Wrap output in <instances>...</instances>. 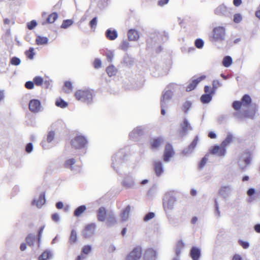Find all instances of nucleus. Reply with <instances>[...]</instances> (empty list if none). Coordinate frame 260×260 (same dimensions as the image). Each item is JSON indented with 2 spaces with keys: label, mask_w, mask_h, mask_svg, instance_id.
<instances>
[{
  "label": "nucleus",
  "mask_w": 260,
  "mask_h": 260,
  "mask_svg": "<svg viewBox=\"0 0 260 260\" xmlns=\"http://www.w3.org/2000/svg\"><path fill=\"white\" fill-rule=\"evenodd\" d=\"M242 104V102L235 101L233 103V107L235 110H239L241 108Z\"/></svg>",
  "instance_id": "obj_43"
},
{
  "label": "nucleus",
  "mask_w": 260,
  "mask_h": 260,
  "mask_svg": "<svg viewBox=\"0 0 260 260\" xmlns=\"http://www.w3.org/2000/svg\"><path fill=\"white\" fill-rule=\"evenodd\" d=\"M175 154V151L171 144L168 143L166 144L163 155V159L165 162H168L170 160Z\"/></svg>",
  "instance_id": "obj_5"
},
{
  "label": "nucleus",
  "mask_w": 260,
  "mask_h": 260,
  "mask_svg": "<svg viewBox=\"0 0 260 260\" xmlns=\"http://www.w3.org/2000/svg\"><path fill=\"white\" fill-rule=\"evenodd\" d=\"M210 152L213 154H216L219 156H222L225 155L226 150L225 148L221 145H215L211 148Z\"/></svg>",
  "instance_id": "obj_7"
},
{
  "label": "nucleus",
  "mask_w": 260,
  "mask_h": 260,
  "mask_svg": "<svg viewBox=\"0 0 260 260\" xmlns=\"http://www.w3.org/2000/svg\"><path fill=\"white\" fill-rule=\"evenodd\" d=\"M34 81H27L25 84V87L28 89H32L34 88Z\"/></svg>",
  "instance_id": "obj_50"
},
{
  "label": "nucleus",
  "mask_w": 260,
  "mask_h": 260,
  "mask_svg": "<svg viewBox=\"0 0 260 260\" xmlns=\"http://www.w3.org/2000/svg\"><path fill=\"white\" fill-rule=\"evenodd\" d=\"M106 72L109 77H112L116 75L117 70L114 66L111 65L107 68Z\"/></svg>",
  "instance_id": "obj_23"
},
{
  "label": "nucleus",
  "mask_w": 260,
  "mask_h": 260,
  "mask_svg": "<svg viewBox=\"0 0 260 260\" xmlns=\"http://www.w3.org/2000/svg\"><path fill=\"white\" fill-rule=\"evenodd\" d=\"M160 106H161V114L162 115H165L166 114V110L165 109L167 108V104L161 103H160Z\"/></svg>",
  "instance_id": "obj_55"
},
{
  "label": "nucleus",
  "mask_w": 260,
  "mask_h": 260,
  "mask_svg": "<svg viewBox=\"0 0 260 260\" xmlns=\"http://www.w3.org/2000/svg\"><path fill=\"white\" fill-rule=\"evenodd\" d=\"M142 254V248L141 246H137L127 254L125 260H139L141 258Z\"/></svg>",
  "instance_id": "obj_4"
},
{
  "label": "nucleus",
  "mask_w": 260,
  "mask_h": 260,
  "mask_svg": "<svg viewBox=\"0 0 260 260\" xmlns=\"http://www.w3.org/2000/svg\"><path fill=\"white\" fill-rule=\"evenodd\" d=\"M175 202V199L173 197H170L169 199H167L164 201L163 203V206L164 209L166 210L172 209Z\"/></svg>",
  "instance_id": "obj_13"
},
{
  "label": "nucleus",
  "mask_w": 260,
  "mask_h": 260,
  "mask_svg": "<svg viewBox=\"0 0 260 260\" xmlns=\"http://www.w3.org/2000/svg\"><path fill=\"white\" fill-rule=\"evenodd\" d=\"M230 191V188L229 186H223L220 189L219 193L221 196L225 198L228 196Z\"/></svg>",
  "instance_id": "obj_29"
},
{
  "label": "nucleus",
  "mask_w": 260,
  "mask_h": 260,
  "mask_svg": "<svg viewBox=\"0 0 260 260\" xmlns=\"http://www.w3.org/2000/svg\"><path fill=\"white\" fill-rule=\"evenodd\" d=\"M106 56L107 57V60L109 62H111L114 57L113 53L112 52H108L106 53Z\"/></svg>",
  "instance_id": "obj_58"
},
{
  "label": "nucleus",
  "mask_w": 260,
  "mask_h": 260,
  "mask_svg": "<svg viewBox=\"0 0 260 260\" xmlns=\"http://www.w3.org/2000/svg\"><path fill=\"white\" fill-rule=\"evenodd\" d=\"M55 105L57 107L61 108H64L68 106V104L67 102L64 101L62 99L58 98L56 100L55 102Z\"/></svg>",
  "instance_id": "obj_31"
},
{
  "label": "nucleus",
  "mask_w": 260,
  "mask_h": 260,
  "mask_svg": "<svg viewBox=\"0 0 260 260\" xmlns=\"http://www.w3.org/2000/svg\"><path fill=\"white\" fill-rule=\"evenodd\" d=\"M44 226H42L39 231H38V242L39 243L40 242V239H41V235H42V234L43 232V230H44Z\"/></svg>",
  "instance_id": "obj_62"
},
{
  "label": "nucleus",
  "mask_w": 260,
  "mask_h": 260,
  "mask_svg": "<svg viewBox=\"0 0 260 260\" xmlns=\"http://www.w3.org/2000/svg\"><path fill=\"white\" fill-rule=\"evenodd\" d=\"M55 136V133L53 131L49 132L47 135V141L48 142L50 143L54 139Z\"/></svg>",
  "instance_id": "obj_46"
},
{
  "label": "nucleus",
  "mask_w": 260,
  "mask_h": 260,
  "mask_svg": "<svg viewBox=\"0 0 260 260\" xmlns=\"http://www.w3.org/2000/svg\"><path fill=\"white\" fill-rule=\"evenodd\" d=\"M33 81L34 84L38 86H42L44 83L46 85L47 87L49 85V82L47 81H44L43 78L40 76H36L33 79Z\"/></svg>",
  "instance_id": "obj_19"
},
{
  "label": "nucleus",
  "mask_w": 260,
  "mask_h": 260,
  "mask_svg": "<svg viewBox=\"0 0 260 260\" xmlns=\"http://www.w3.org/2000/svg\"><path fill=\"white\" fill-rule=\"evenodd\" d=\"M242 20V16L240 14H236L234 15L233 21L235 23H239Z\"/></svg>",
  "instance_id": "obj_51"
},
{
  "label": "nucleus",
  "mask_w": 260,
  "mask_h": 260,
  "mask_svg": "<svg viewBox=\"0 0 260 260\" xmlns=\"http://www.w3.org/2000/svg\"><path fill=\"white\" fill-rule=\"evenodd\" d=\"M75 96L78 101L90 103L92 99V93L88 89H80L76 91Z\"/></svg>",
  "instance_id": "obj_1"
},
{
  "label": "nucleus",
  "mask_w": 260,
  "mask_h": 260,
  "mask_svg": "<svg viewBox=\"0 0 260 260\" xmlns=\"http://www.w3.org/2000/svg\"><path fill=\"white\" fill-rule=\"evenodd\" d=\"M41 109V103L39 100L33 99L29 103V109L34 113L38 112Z\"/></svg>",
  "instance_id": "obj_8"
},
{
  "label": "nucleus",
  "mask_w": 260,
  "mask_h": 260,
  "mask_svg": "<svg viewBox=\"0 0 260 260\" xmlns=\"http://www.w3.org/2000/svg\"><path fill=\"white\" fill-rule=\"evenodd\" d=\"M191 107V103L190 102H185L182 106V110L184 113H187Z\"/></svg>",
  "instance_id": "obj_39"
},
{
  "label": "nucleus",
  "mask_w": 260,
  "mask_h": 260,
  "mask_svg": "<svg viewBox=\"0 0 260 260\" xmlns=\"http://www.w3.org/2000/svg\"><path fill=\"white\" fill-rule=\"evenodd\" d=\"M144 256L146 258L154 259L156 256V252L152 248H148L145 251Z\"/></svg>",
  "instance_id": "obj_21"
},
{
  "label": "nucleus",
  "mask_w": 260,
  "mask_h": 260,
  "mask_svg": "<svg viewBox=\"0 0 260 260\" xmlns=\"http://www.w3.org/2000/svg\"><path fill=\"white\" fill-rule=\"evenodd\" d=\"M34 50V48L31 47L28 50L26 51L25 52V55L29 59H31L34 58V56L35 55Z\"/></svg>",
  "instance_id": "obj_41"
},
{
  "label": "nucleus",
  "mask_w": 260,
  "mask_h": 260,
  "mask_svg": "<svg viewBox=\"0 0 260 260\" xmlns=\"http://www.w3.org/2000/svg\"><path fill=\"white\" fill-rule=\"evenodd\" d=\"M97 24V18L94 17L90 22L89 25L91 28H95Z\"/></svg>",
  "instance_id": "obj_54"
},
{
  "label": "nucleus",
  "mask_w": 260,
  "mask_h": 260,
  "mask_svg": "<svg viewBox=\"0 0 260 260\" xmlns=\"http://www.w3.org/2000/svg\"><path fill=\"white\" fill-rule=\"evenodd\" d=\"M106 37L109 40H114L118 37V34L115 30L108 29L106 31Z\"/></svg>",
  "instance_id": "obj_18"
},
{
  "label": "nucleus",
  "mask_w": 260,
  "mask_h": 260,
  "mask_svg": "<svg viewBox=\"0 0 260 260\" xmlns=\"http://www.w3.org/2000/svg\"><path fill=\"white\" fill-rule=\"evenodd\" d=\"M239 243L240 244V245L244 248V249H246L249 246V243L247 242H246V241H242V240H240L239 241Z\"/></svg>",
  "instance_id": "obj_59"
},
{
  "label": "nucleus",
  "mask_w": 260,
  "mask_h": 260,
  "mask_svg": "<svg viewBox=\"0 0 260 260\" xmlns=\"http://www.w3.org/2000/svg\"><path fill=\"white\" fill-rule=\"evenodd\" d=\"M233 62L232 58L230 56H225L222 60V64L225 67H230Z\"/></svg>",
  "instance_id": "obj_30"
},
{
  "label": "nucleus",
  "mask_w": 260,
  "mask_h": 260,
  "mask_svg": "<svg viewBox=\"0 0 260 260\" xmlns=\"http://www.w3.org/2000/svg\"><path fill=\"white\" fill-rule=\"evenodd\" d=\"M233 141V136L229 134L226 138L222 142L221 145L225 148V147L230 144Z\"/></svg>",
  "instance_id": "obj_32"
},
{
  "label": "nucleus",
  "mask_w": 260,
  "mask_h": 260,
  "mask_svg": "<svg viewBox=\"0 0 260 260\" xmlns=\"http://www.w3.org/2000/svg\"><path fill=\"white\" fill-rule=\"evenodd\" d=\"M45 203V193L42 192L40 194L39 198L37 200H34L32 205H36L38 208H40Z\"/></svg>",
  "instance_id": "obj_16"
},
{
  "label": "nucleus",
  "mask_w": 260,
  "mask_h": 260,
  "mask_svg": "<svg viewBox=\"0 0 260 260\" xmlns=\"http://www.w3.org/2000/svg\"><path fill=\"white\" fill-rule=\"evenodd\" d=\"M189 255L192 260H199L201 255V249L197 247H192L190 250Z\"/></svg>",
  "instance_id": "obj_11"
},
{
  "label": "nucleus",
  "mask_w": 260,
  "mask_h": 260,
  "mask_svg": "<svg viewBox=\"0 0 260 260\" xmlns=\"http://www.w3.org/2000/svg\"><path fill=\"white\" fill-rule=\"evenodd\" d=\"M77 240V237L76 232L74 230H73L71 233L69 242L71 244H73L76 242Z\"/></svg>",
  "instance_id": "obj_37"
},
{
  "label": "nucleus",
  "mask_w": 260,
  "mask_h": 260,
  "mask_svg": "<svg viewBox=\"0 0 260 260\" xmlns=\"http://www.w3.org/2000/svg\"><path fill=\"white\" fill-rule=\"evenodd\" d=\"M213 89L215 91V90L220 86L219 82L217 80H214L212 82Z\"/></svg>",
  "instance_id": "obj_60"
},
{
  "label": "nucleus",
  "mask_w": 260,
  "mask_h": 260,
  "mask_svg": "<svg viewBox=\"0 0 260 260\" xmlns=\"http://www.w3.org/2000/svg\"><path fill=\"white\" fill-rule=\"evenodd\" d=\"M48 39L47 37L38 36L36 40V44L38 45H44L47 44Z\"/></svg>",
  "instance_id": "obj_26"
},
{
  "label": "nucleus",
  "mask_w": 260,
  "mask_h": 260,
  "mask_svg": "<svg viewBox=\"0 0 260 260\" xmlns=\"http://www.w3.org/2000/svg\"><path fill=\"white\" fill-rule=\"evenodd\" d=\"M73 24V21L70 19L65 20L63 21L61 24V27L66 28Z\"/></svg>",
  "instance_id": "obj_42"
},
{
  "label": "nucleus",
  "mask_w": 260,
  "mask_h": 260,
  "mask_svg": "<svg viewBox=\"0 0 260 260\" xmlns=\"http://www.w3.org/2000/svg\"><path fill=\"white\" fill-rule=\"evenodd\" d=\"M204 91L206 94H211V95H213L215 92L214 89H213V88H211L210 87L208 86H205Z\"/></svg>",
  "instance_id": "obj_48"
},
{
  "label": "nucleus",
  "mask_w": 260,
  "mask_h": 260,
  "mask_svg": "<svg viewBox=\"0 0 260 260\" xmlns=\"http://www.w3.org/2000/svg\"><path fill=\"white\" fill-rule=\"evenodd\" d=\"M106 219V224L108 226L114 225L117 222L116 218L112 212L109 213Z\"/></svg>",
  "instance_id": "obj_17"
},
{
  "label": "nucleus",
  "mask_w": 260,
  "mask_h": 260,
  "mask_svg": "<svg viewBox=\"0 0 260 260\" xmlns=\"http://www.w3.org/2000/svg\"><path fill=\"white\" fill-rule=\"evenodd\" d=\"M87 143L86 139L84 136L80 135L75 137L71 140V145L72 148L79 149L85 147Z\"/></svg>",
  "instance_id": "obj_2"
},
{
  "label": "nucleus",
  "mask_w": 260,
  "mask_h": 260,
  "mask_svg": "<svg viewBox=\"0 0 260 260\" xmlns=\"http://www.w3.org/2000/svg\"><path fill=\"white\" fill-rule=\"evenodd\" d=\"M52 256L51 252L49 250L44 251L38 257V260H48Z\"/></svg>",
  "instance_id": "obj_25"
},
{
  "label": "nucleus",
  "mask_w": 260,
  "mask_h": 260,
  "mask_svg": "<svg viewBox=\"0 0 260 260\" xmlns=\"http://www.w3.org/2000/svg\"><path fill=\"white\" fill-rule=\"evenodd\" d=\"M164 141L161 138H157L153 139L151 142V148L152 149H156L160 146Z\"/></svg>",
  "instance_id": "obj_22"
},
{
  "label": "nucleus",
  "mask_w": 260,
  "mask_h": 260,
  "mask_svg": "<svg viewBox=\"0 0 260 260\" xmlns=\"http://www.w3.org/2000/svg\"><path fill=\"white\" fill-rule=\"evenodd\" d=\"M208 160V158L206 157H204L202 160H201L199 165V168L200 169H202L206 164Z\"/></svg>",
  "instance_id": "obj_52"
},
{
  "label": "nucleus",
  "mask_w": 260,
  "mask_h": 260,
  "mask_svg": "<svg viewBox=\"0 0 260 260\" xmlns=\"http://www.w3.org/2000/svg\"><path fill=\"white\" fill-rule=\"evenodd\" d=\"M33 149V145L32 143H28L25 147V151L27 153H30L32 151Z\"/></svg>",
  "instance_id": "obj_57"
},
{
  "label": "nucleus",
  "mask_w": 260,
  "mask_h": 260,
  "mask_svg": "<svg viewBox=\"0 0 260 260\" xmlns=\"http://www.w3.org/2000/svg\"><path fill=\"white\" fill-rule=\"evenodd\" d=\"M181 129L179 132L182 136L185 135L188 131H191L192 127L186 119H184L182 123L181 124Z\"/></svg>",
  "instance_id": "obj_10"
},
{
  "label": "nucleus",
  "mask_w": 260,
  "mask_h": 260,
  "mask_svg": "<svg viewBox=\"0 0 260 260\" xmlns=\"http://www.w3.org/2000/svg\"><path fill=\"white\" fill-rule=\"evenodd\" d=\"M37 22L35 20L31 21L27 24V27L29 29H32L37 25Z\"/></svg>",
  "instance_id": "obj_56"
},
{
  "label": "nucleus",
  "mask_w": 260,
  "mask_h": 260,
  "mask_svg": "<svg viewBox=\"0 0 260 260\" xmlns=\"http://www.w3.org/2000/svg\"><path fill=\"white\" fill-rule=\"evenodd\" d=\"M97 218L100 221H104L107 218V210L104 207H100L97 211Z\"/></svg>",
  "instance_id": "obj_12"
},
{
  "label": "nucleus",
  "mask_w": 260,
  "mask_h": 260,
  "mask_svg": "<svg viewBox=\"0 0 260 260\" xmlns=\"http://www.w3.org/2000/svg\"><path fill=\"white\" fill-rule=\"evenodd\" d=\"M20 60L19 58L16 57H13L11 59V63L14 66H18L20 63Z\"/></svg>",
  "instance_id": "obj_47"
},
{
  "label": "nucleus",
  "mask_w": 260,
  "mask_h": 260,
  "mask_svg": "<svg viewBox=\"0 0 260 260\" xmlns=\"http://www.w3.org/2000/svg\"><path fill=\"white\" fill-rule=\"evenodd\" d=\"M251 102V99L250 96L248 94H245L242 98V103L243 104L247 106L249 105Z\"/></svg>",
  "instance_id": "obj_38"
},
{
  "label": "nucleus",
  "mask_w": 260,
  "mask_h": 260,
  "mask_svg": "<svg viewBox=\"0 0 260 260\" xmlns=\"http://www.w3.org/2000/svg\"><path fill=\"white\" fill-rule=\"evenodd\" d=\"M173 95V92L171 90L166 91L162 95L160 103H164L167 104V101L170 100Z\"/></svg>",
  "instance_id": "obj_24"
},
{
  "label": "nucleus",
  "mask_w": 260,
  "mask_h": 260,
  "mask_svg": "<svg viewBox=\"0 0 260 260\" xmlns=\"http://www.w3.org/2000/svg\"><path fill=\"white\" fill-rule=\"evenodd\" d=\"M154 170L156 175L160 176L163 172L162 164L160 161H155L153 163Z\"/></svg>",
  "instance_id": "obj_14"
},
{
  "label": "nucleus",
  "mask_w": 260,
  "mask_h": 260,
  "mask_svg": "<svg viewBox=\"0 0 260 260\" xmlns=\"http://www.w3.org/2000/svg\"><path fill=\"white\" fill-rule=\"evenodd\" d=\"M129 47V43L127 41H123L121 45V48L122 50H125Z\"/></svg>",
  "instance_id": "obj_61"
},
{
  "label": "nucleus",
  "mask_w": 260,
  "mask_h": 260,
  "mask_svg": "<svg viewBox=\"0 0 260 260\" xmlns=\"http://www.w3.org/2000/svg\"><path fill=\"white\" fill-rule=\"evenodd\" d=\"M26 242L27 244L29 246H33L35 243L36 241V238L35 236H34L31 234H29L26 237Z\"/></svg>",
  "instance_id": "obj_35"
},
{
  "label": "nucleus",
  "mask_w": 260,
  "mask_h": 260,
  "mask_svg": "<svg viewBox=\"0 0 260 260\" xmlns=\"http://www.w3.org/2000/svg\"><path fill=\"white\" fill-rule=\"evenodd\" d=\"M102 62L100 59L96 58L94 60L93 62V66L95 69H99L101 67Z\"/></svg>",
  "instance_id": "obj_53"
},
{
  "label": "nucleus",
  "mask_w": 260,
  "mask_h": 260,
  "mask_svg": "<svg viewBox=\"0 0 260 260\" xmlns=\"http://www.w3.org/2000/svg\"><path fill=\"white\" fill-rule=\"evenodd\" d=\"M131 209V206L127 205L124 209L122 210L120 213V217L122 221H126L128 219Z\"/></svg>",
  "instance_id": "obj_15"
},
{
  "label": "nucleus",
  "mask_w": 260,
  "mask_h": 260,
  "mask_svg": "<svg viewBox=\"0 0 260 260\" xmlns=\"http://www.w3.org/2000/svg\"><path fill=\"white\" fill-rule=\"evenodd\" d=\"M155 216V214L153 212H149L144 217L143 220L145 221H148V220L153 218Z\"/></svg>",
  "instance_id": "obj_45"
},
{
  "label": "nucleus",
  "mask_w": 260,
  "mask_h": 260,
  "mask_svg": "<svg viewBox=\"0 0 260 260\" xmlns=\"http://www.w3.org/2000/svg\"><path fill=\"white\" fill-rule=\"evenodd\" d=\"M128 40L130 41H136L139 39L138 32L135 29H130L127 33Z\"/></svg>",
  "instance_id": "obj_20"
},
{
  "label": "nucleus",
  "mask_w": 260,
  "mask_h": 260,
  "mask_svg": "<svg viewBox=\"0 0 260 260\" xmlns=\"http://www.w3.org/2000/svg\"><path fill=\"white\" fill-rule=\"evenodd\" d=\"M204 44V42L201 39H197L194 42L195 46L199 49L203 48Z\"/></svg>",
  "instance_id": "obj_40"
},
{
  "label": "nucleus",
  "mask_w": 260,
  "mask_h": 260,
  "mask_svg": "<svg viewBox=\"0 0 260 260\" xmlns=\"http://www.w3.org/2000/svg\"><path fill=\"white\" fill-rule=\"evenodd\" d=\"M247 154L248 155V156L244 159V162L246 165H249L250 162V161L251 160V154L249 152L247 153Z\"/></svg>",
  "instance_id": "obj_64"
},
{
  "label": "nucleus",
  "mask_w": 260,
  "mask_h": 260,
  "mask_svg": "<svg viewBox=\"0 0 260 260\" xmlns=\"http://www.w3.org/2000/svg\"><path fill=\"white\" fill-rule=\"evenodd\" d=\"M184 247V244L182 240H179L178 241V242L176 244V254L177 255H179L182 249V248Z\"/></svg>",
  "instance_id": "obj_28"
},
{
  "label": "nucleus",
  "mask_w": 260,
  "mask_h": 260,
  "mask_svg": "<svg viewBox=\"0 0 260 260\" xmlns=\"http://www.w3.org/2000/svg\"><path fill=\"white\" fill-rule=\"evenodd\" d=\"M206 78V76L202 75L196 79L192 80L186 86V91H191L194 89L199 82Z\"/></svg>",
  "instance_id": "obj_9"
},
{
  "label": "nucleus",
  "mask_w": 260,
  "mask_h": 260,
  "mask_svg": "<svg viewBox=\"0 0 260 260\" xmlns=\"http://www.w3.org/2000/svg\"><path fill=\"white\" fill-rule=\"evenodd\" d=\"M64 86L68 90H72V84L70 81H66L64 83Z\"/></svg>",
  "instance_id": "obj_63"
},
{
  "label": "nucleus",
  "mask_w": 260,
  "mask_h": 260,
  "mask_svg": "<svg viewBox=\"0 0 260 260\" xmlns=\"http://www.w3.org/2000/svg\"><path fill=\"white\" fill-rule=\"evenodd\" d=\"M225 35V30L224 27H216L213 30L211 40L214 41H222L224 39Z\"/></svg>",
  "instance_id": "obj_3"
},
{
  "label": "nucleus",
  "mask_w": 260,
  "mask_h": 260,
  "mask_svg": "<svg viewBox=\"0 0 260 260\" xmlns=\"http://www.w3.org/2000/svg\"><path fill=\"white\" fill-rule=\"evenodd\" d=\"M76 162V160L74 158H70L67 160L64 164V167L66 168H69L71 170H73V165Z\"/></svg>",
  "instance_id": "obj_33"
},
{
  "label": "nucleus",
  "mask_w": 260,
  "mask_h": 260,
  "mask_svg": "<svg viewBox=\"0 0 260 260\" xmlns=\"http://www.w3.org/2000/svg\"><path fill=\"white\" fill-rule=\"evenodd\" d=\"M212 95L211 94H204L201 97V101L203 103H208L211 101Z\"/></svg>",
  "instance_id": "obj_34"
},
{
  "label": "nucleus",
  "mask_w": 260,
  "mask_h": 260,
  "mask_svg": "<svg viewBox=\"0 0 260 260\" xmlns=\"http://www.w3.org/2000/svg\"><path fill=\"white\" fill-rule=\"evenodd\" d=\"M199 139L198 136H196L192 142L191 143V144L189 146V149H193L197 145V144L198 143Z\"/></svg>",
  "instance_id": "obj_44"
},
{
  "label": "nucleus",
  "mask_w": 260,
  "mask_h": 260,
  "mask_svg": "<svg viewBox=\"0 0 260 260\" xmlns=\"http://www.w3.org/2000/svg\"><path fill=\"white\" fill-rule=\"evenodd\" d=\"M91 247L89 245H85L82 250V252L83 253L87 254L91 251Z\"/></svg>",
  "instance_id": "obj_49"
},
{
  "label": "nucleus",
  "mask_w": 260,
  "mask_h": 260,
  "mask_svg": "<svg viewBox=\"0 0 260 260\" xmlns=\"http://www.w3.org/2000/svg\"><path fill=\"white\" fill-rule=\"evenodd\" d=\"M86 208L85 205H81L78 207L74 211V215L77 217L80 216L86 210Z\"/></svg>",
  "instance_id": "obj_27"
},
{
  "label": "nucleus",
  "mask_w": 260,
  "mask_h": 260,
  "mask_svg": "<svg viewBox=\"0 0 260 260\" xmlns=\"http://www.w3.org/2000/svg\"><path fill=\"white\" fill-rule=\"evenodd\" d=\"M57 17V14L56 12H53L48 16L47 22L49 23H52L56 20Z\"/></svg>",
  "instance_id": "obj_36"
},
{
  "label": "nucleus",
  "mask_w": 260,
  "mask_h": 260,
  "mask_svg": "<svg viewBox=\"0 0 260 260\" xmlns=\"http://www.w3.org/2000/svg\"><path fill=\"white\" fill-rule=\"evenodd\" d=\"M95 224L93 223L86 225L83 232L84 236L85 238H88L93 235L95 231Z\"/></svg>",
  "instance_id": "obj_6"
}]
</instances>
